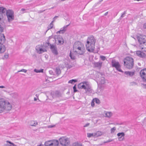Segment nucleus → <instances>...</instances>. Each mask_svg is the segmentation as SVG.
Instances as JSON below:
<instances>
[{
    "mask_svg": "<svg viewBox=\"0 0 146 146\" xmlns=\"http://www.w3.org/2000/svg\"><path fill=\"white\" fill-rule=\"evenodd\" d=\"M93 101H94L96 104H99L100 103V100L97 98L93 99Z\"/></svg>",
    "mask_w": 146,
    "mask_h": 146,
    "instance_id": "f704fd0d",
    "label": "nucleus"
},
{
    "mask_svg": "<svg viewBox=\"0 0 146 146\" xmlns=\"http://www.w3.org/2000/svg\"><path fill=\"white\" fill-rule=\"evenodd\" d=\"M55 125H48V128H52L53 127H55Z\"/></svg>",
    "mask_w": 146,
    "mask_h": 146,
    "instance_id": "603ef678",
    "label": "nucleus"
},
{
    "mask_svg": "<svg viewBox=\"0 0 146 146\" xmlns=\"http://www.w3.org/2000/svg\"><path fill=\"white\" fill-rule=\"evenodd\" d=\"M46 10H40L38 11V13H41L43 12L44 11H45Z\"/></svg>",
    "mask_w": 146,
    "mask_h": 146,
    "instance_id": "5fc2aeb1",
    "label": "nucleus"
},
{
    "mask_svg": "<svg viewBox=\"0 0 146 146\" xmlns=\"http://www.w3.org/2000/svg\"><path fill=\"white\" fill-rule=\"evenodd\" d=\"M9 55L8 54H5L4 56V57L3 58V59H4L5 58L7 59L8 58Z\"/></svg>",
    "mask_w": 146,
    "mask_h": 146,
    "instance_id": "de8ad7c7",
    "label": "nucleus"
},
{
    "mask_svg": "<svg viewBox=\"0 0 146 146\" xmlns=\"http://www.w3.org/2000/svg\"><path fill=\"white\" fill-rule=\"evenodd\" d=\"M73 89L74 90V92H77V90H76V85L73 87Z\"/></svg>",
    "mask_w": 146,
    "mask_h": 146,
    "instance_id": "09e8293b",
    "label": "nucleus"
},
{
    "mask_svg": "<svg viewBox=\"0 0 146 146\" xmlns=\"http://www.w3.org/2000/svg\"><path fill=\"white\" fill-rule=\"evenodd\" d=\"M102 132L99 131H98L94 133V134L95 135V137H97L98 136H100L102 135Z\"/></svg>",
    "mask_w": 146,
    "mask_h": 146,
    "instance_id": "cd10ccee",
    "label": "nucleus"
},
{
    "mask_svg": "<svg viewBox=\"0 0 146 146\" xmlns=\"http://www.w3.org/2000/svg\"><path fill=\"white\" fill-rule=\"evenodd\" d=\"M69 24L67 25L64 26L63 27L61 28L60 31H58L56 32L57 34H64L67 30V28L68 26L70 25Z\"/></svg>",
    "mask_w": 146,
    "mask_h": 146,
    "instance_id": "ddd939ff",
    "label": "nucleus"
},
{
    "mask_svg": "<svg viewBox=\"0 0 146 146\" xmlns=\"http://www.w3.org/2000/svg\"><path fill=\"white\" fill-rule=\"evenodd\" d=\"M55 95L58 97L61 96V94L60 92L58 91H56L55 93Z\"/></svg>",
    "mask_w": 146,
    "mask_h": 146,
    "instance_id": "473e14b6",
    "label": "nucleus"
},
{
    "mask_svg": "<svg viewBox=\"0 0 146 146\" xmlns=\"http://www.w3.org/2000/svg\"><path fill=\"white\" fill-rule=\"evenodd\" d=\"M124 64L127 68L131 69L133 67L134 64L133 59L131 57H127L124 59Z\"/></svg>",
    "mask_w": 146,
    "mask_h": 146,
    "instance_id": "20e7f679",
    "label": "nucleus"
},
{
    "mask_svg": "<svg viewBox=\"0 0 146 146\" xmlns=\"http://www.w3.org/2000/svg\"><path fill=\"white\" fill-rule=\"evenodd\" d=\"M59 142L58 140H54L52 141V143L51 146H58Z\"/></svg>",
    "mask_w": 146,
    "mask_h": 146,
    "instance_id": "393cba45",
    "label": "nucleus"
},
{
    "mask_svg": "<svg viewBox=\"0 0 146 146\" xmlns=\"http://www.w3.org/2000/svg\"><path fill=\"white\" fill-rule=\"evenodd\" d=\"M53 24H51L50 23V24L48 26V30H47V31L50 29H51L52 28L53 26Z\"/></svg>",
    "mask_w": 146,
    "mask_h": 146,
    "instance_id": "a19ab883",
    "label": "nucleus"
},
{
    "mask_svg": "<svg viewBox=\"0 0 146 146\" xmlns=\"http://www.w3.org/2000/svg\"><path fill=\"white\" fill-rule=\"evenodd\" d=\"M57 39L58 40V44L60 45L64 43V40L63 38L60 36H57Z\"/></svg>",
    "mask_w": 146,
    "mask_h": 146,
    "instance_id": "f3484780",
    "label": "nucleus"
},
{
    "mask_svg": "<svg viewBox=\"0 0 146 146\" xmlns=\"http://www.w3.org/2000/svg\"><path fill=\"white\" fill-rule=\"evenodd\" d=\"M37 100V99L36 98H34V100L35 101H36V100Z\"/></svg>",
    "mask_w": 146,
    "mask_h": 146,
    "instance_id": "69168bd1",
    "label": "nucleus"
},
{
    "mask_svg": "<svg viewBox=\"0 0 146 146\" xmlns=\"http://www.w3.org/2000/svg\"><path fill=\"white\" fill-rule=\"evenodd\" d=\"M24 72L25 73H26L27 72V70L25 69H22L21 70L18 71L17 72Z\"/></svg>",
    "mask_w": 146,
    "mask_h": 146,
    "instance_id": "49530a36",
    "label": "nucleus"
},
{
    "mask_svg": "<svg viewBox=\"0 0 146 146\" xmlns=\"http://www.w3.org/2000/svg\"><path fill=\"white\" fill-rule=\"evenodd\" d=\"M126 13V11H124V12H123V14H122L121 15V16H120V19H121L122 18L124 17L125 16V15Z\"/></svg>",
    "mask_w": 146,
    "mask_h": 146,
    "instance_id": "a18cd8bd",
    "label": "nucleus"
},
{
    "mask_svg": "<svg viewBox=\"0 0 146 146\" xmlns=\"http://www.w3.org/2000/svg\"><path fill=\"white\" fill-rule=\"evenodd\" d=\"M54 20H55L54 19V20L51 22L50 23L53 24V23L54 22Z\"/></svg>",
    "mask_w": 146,
    "mask_h": 146,
    "instance_id": "0e129e2a",
    "label": "nucleus"
},
{
    "mask_svg": "<svg viewBox=\"0 0 146 146\" xmlns=\"http://www.w3.org/2000/svg\"><path fill=\"white\" fill-rule=\"evenodd\" d=\"M54 8V7H52V8H51V9H52ZM50 9V8L49 9Z\"/></svg>",
    "mask_w": 146,
    "mask_h": 146,
    "instance_id": "338daca9",
    "label": "nucleus"
},
{
    "mask_svg": "<svg viewBox=\"0 0 146 146\" xmlns=\"http://www.w3.org/2000/svg\"><path fill=\"white\" fill-rule=\"evenodd\" d=\"M143 28L144 29H146V23H145L143 25Z\"/></svg>",
    "mask_w": 146,
    "mask_h": 146,
    "instance_id": "13d9d810",
    "label": "nucleus"
},
{
    "mask_svg": "<svg viewBox=\"0 0 146 146\" xmlns=\"http://www.w3.org/2000/svg\"><path fill=\"white\" fill-rule=\"evenodd\" d=\"M138 41L140 44H144L146 43V36L140 35L138 38Z\"/></svg>",
    "mask_w": 146,
    "mask_h": 146,
    "instance_id": "9d476101",
    "label": "nucleus"
},
{
    "mask_svg": "<svg viewBox=\"0 0 146 146\" xmlns=\"http://www.w3.org/2000/svg\"><path fill=\"white\" fill-rule=\"evenodd\" d=\"M108 143V142H107V141H105V142H104V143Z\"/></svg>",
    "mask_w": 146,
    "mask_h": 146,
    "instance_id": "774afa93",
    "label": "nucleus"
},
{
    "mask_svg": "<svg viewBox=\"0 0 146 146\" xmlns=\"http://www.w3.org/2000/svg\"><path fill=\"white\" fill-rule=\"evenodd\" d=\"M73 146H82V144L80 143L76 142L73 143Z\"/></svg>",
    "mask_w": 146,
    "mask_h": 146,
    "instance_id": "c9c22d12",
    "label": "nucleus"
},
{
    "mask_svg": "<svg viewBox=\"0 0 146 146\" xmlns=\"http://www.w3.org/2000/svg\"><path fill=\"white\" fill-rule=\"evenodd\" d=\"M52 53L55 55H57L58 54V52L57 51V48L55 45H50V47Z\"/></svg>",
    "mask_w": 146,
    "mask_h": 146,
    "instance_id": "f8f14e48",
    "label": "nucleus"
},
{
    "mask_svg": "<svg viewBox=\"0 0 146 146\" xmlns=\"http://www.w3.org/2000/svg\"><path fill=\"white\" fill-rule=\"evenodd\" d=\"M95 135L94 133H87V137H95Z\"/></svg>",
    "mask_w": 146,
    "mask_h": 146,
    "instance_id": "e433bc0d",
    "label": "nucleus"
},
{
    "mask_svg": "<svg viewBox=\"0 0 146 146\" xmlns=\"http://www.w3.org/2000/svg\"><path fill=\"white\" fill-rule=\"evenodd\" d=\"M130 85L131 86H134L137 85V83L134 82H133L130 83Z\"/></svg>",
    "mask_w": 146,
    "mask_h": 146,
    "instance_id": "37998d69",
    "label": "nucleus"
},
{
    "mask_svg": "<svg viewBox=\"0 0 146 146\" xmlns=\"http://www.w3.org/2000/svg\"><path fill=\"white\" fill-rule=\"evenodd\" d=\"M44 45H38L36 47V50L37 52L39 54L46 51V50L44 48Z\"/></svg>",
    "mask_w": 146,
    "mask_h": 146,
    "instance_id": "6e6552de",
    "label": "nucleus"
},
{
    "mask_svg": "<svg viewBox=\"0 0 146 146\" xmlns=\"http://www.w3.org/2000/svg\"><path fill=\"white\" fill-rule=\"evenodd\" d=\"M6 11V15H14V12L13 11L11 10H8Z\"/></svg>",
    "mask_w": 146,
    "mask_h": 146,
    "instance_id": "a878e982",
    "label": "nucleus"
},
{
    "mask_svg": "<svg viewBox=\"0 0 146 146\" xmlns=\"http://www.w3.org/2000/svg\"><path fill=\"white\" fill-rule=\"evenodd\" d=\"M78 88L79 89H84L85 90V93L86 94H90L92 92L93 90L92 89L91 86L88 82L84 81L78 84Z\"/></svg>",
    "mask_w": 146,
    "mask_h": 146,
    "instance_id": "f03ea898",
    "label": "nucleus"
},
{
    "mask_svg": "<svg viewBox=\"0 0 146 146\" xmlns=\"http://www.w3.org/2000/svg\"><path fill=\"white\" fill-rule=\"evenodd\" d=\"M114 139H109V140L107 141V142L108 143L114 140Z\"/></svg>",
    "mask_w": 146,
    "mask_h": 146,
    "instance_id": "864d4df0",
    "label": "nucleus"
},
{
    "mask_svg": "<svg viewBox=\"0 0 146 146\" xmlns=\"http://www.w3.org/2000/svg\"><path fill=\"white\" fill-rule=\"evenodd\" d=\"M34 71L36 73L43 72V69L38 70L35 69L34 70Z\"/></svg>",
    "mask_w": 146,
    "mask_h": 146,
    "instance_id": "72a5a7b5",
    "label": "nucleus"
},
{
    "mask_svg": "<svg viewBox=\"0 0 146 146\" xmlns=\"http://www.w3.org/2000/svg\"><path fill=\"white\" fill-rule=\"evenodd\" d=\"M77 54H78V53L75 51L72 52L70 51V56L72 59L74 60L76 58V56Z\"/></svg>",
    "mask_w": 146,
    "mask_h": 146,
    "instance_id": "2eb2a0df",
    "label": "nucleus"
},
{
    "mask_svg": "<svg viewBox=\"0 0 146 146\" xmlns=\"http://www.w3.org/2000/svg\"><path fill=\"white\" fill-rule=\"evenodd\" d=\"M5 88V87L4 86H0V88Z\"/></svg>",
    "mask_w": 146,
    "mask_h": 146,
    "instance_id": "680f3d73",
    "label": "nucleus"
},
{
    "mask_svg": "<svg viewBox=\"0 0 146 146\" xmlns=\"http://www.w3.org/2000/svg\"><path fill=\"white\" fill-rule=\"evenodd\" d=\"M12 108V106L9 102L2 99H0V113L9 111Z\"/></svg>",
    "mask_w": 146,
    "mask_h": 146,
    "instance_id": "f257e3e1",
    "label": "nucleus"
},
{
    "mask_svg": "<svg viewBox=\"0 0 146 146\" xmlns=\"http://www.w3.org/2000/svg\"><path fill=\"white\" fill-rule=\"evenodd\" d=\"M25 9H21V11H23H23H25Z\"/></svg>",
    "mask_w": 146,
    "mask_h": 146,
    "instance_id": "052dcab7",
    "label": "nucleus"
},
{
    "mask_svg": "<svg viewBox=\"0 0 146 146\" xmlns=\"http://www.w3.org/2000/svg\"><path fill=\"white\" fill-rule=\"evenodd\" d=\"M6 11V8L3 7H0V13H4Z\"/></svg>",
    "mask_w": 146,
    "mask_h": 146,
    "instance_id": "7c9ffc66",
    "label": "nucleus"
},
{
    "mask_svg": "<svg viewBox=\"0 0 146 146\" xmlns=\"http://www.w3.org/2000/svg\"><path fill=\"white\" fill-rule=\"evenodd\" d=\"M104 89V87L103 86L100 85L98 88L97 90L98 93L99 94H101Z\"/></svg>",
    "mask_w": 146,
    "mask_h": 146,
    "instance_id": "a211bd4d",
    "label": "nucleus"
},
{
    "mask_svg": "<svg viewBox=\"0 0 146 146\" xmlns=\"http://www.w3.org/2000/svg\"><path fill=\"white\" fill-rule=\"evenodd\" d=\"M52 141H49L46 142L44 143V145L45 146H51Z\"/></svg>",
    "mask_w": 146,
    "mask_h": 146,
    "instance_id": "c756f323",
    "label": "nucleus"
},
{
    "mask_svg": "<svg viewBox=\"0 0 146 146\" xmlns=\"http://www.w3.org/2000/svg\"><path fill=\"white\" fill-rule=\"evenodd\" d=\"M94 102H95L93 101V99L91 102V105L92 107H93L94 106Z\"/></svg>",
    "mask_w": 146,
    "mask_h": 146,
    "instance_id": "3c124183",
    "label": "nucleus"
},
{
    "mask_svg": "<svg viewBox=\"0 0 146 146\" xmlns=\"http://www.w3.org/2000/svg\"><path fill=\"white\" fill-rule=\"evenodd\" d=\"M108 12H106V13L104 14V15L105 16H106V15H108Z\"/></svg>",
    "mask_w": 146,
    "mask_h": 146,
    "instance_id": "e2e57ef3",
    "label": "nucleus"
},
{
    "mask_svg": "<svg viewBox=\"0 0 146 146\" xmlns=\"http://www.w3.org/2000/svg\"><path fill=\"white\" fill-rule=\"evenodd\" d=\"M111 65L113 67H115L119 72H123L120 69L121 66L118 62H116L115 60H112L111 61Z\"/></svg>",
    "mask_w": 146,
    "mask_h": 146,
    "instance_id": "0eeeda50",
    "label": "nucleus"
},
{
    "mask_svg": "<svg viewBox=\"0 0 146 146\" xmlns=\"http://www.w3.org/2000/svg\"><path fill=\"white\" fill-rule=\"evenodd\" d=\"M58 17V16H55L54 18H53V19L55 20Z\"/></svg>",
    "mask_w": 146,
    "mask_h": 146,
    "instance_id": "bf43d9fd",
    "label": "nucleus"
},
{
    "mask_svg": "<svg viewBox=\"0 0 146 146\" xmlns=\"http://www.w3.org/2000/svg\"><path fill=\"white\" fill-rule=\"evenodd\" d=\"M82 44L80 42H76L74 43L73 46V49H76V47L80 46Z\"/></svg>",
    "mask_w": 146,
    "mask_h": 146,
    "instance_id": "412c9836",
    "label": "nucleus"
},
{
    "mask_svg": "<svg viewBox=\"0 0 146 146\" xmlns=\"http://www.w3.org/2000/svg\"><path fill=\"white\" fill-rule=\"evenodd\" d=\"M77 80L76 79H72L69 80L68 83L72 84L73 82H77Z\"/></svg>",
    "mask_w": 146,
    "mask_h": 146,
    "instance_id": "ea45409f",
    "label": "nucleus"
},
{
    "mask_svg": "<svg viewBox=\"0 0 146 146\" xmlns=\"http://www.w3.org/2000/svg\"><path fill=\"white\" fill-rule=\"evenodd\" d=\"M141 84L142 85H143V87L144 88L146 89V84Z\"/></svg>",
    "mask_w": 146,
    "mask_h": 146,
    "instance_id": "6e6d98bb",
    "label": "nucleus"
},
{
    "mask_svg": "<svg viewBox=\"0 0 146 146\" xmlns=\"http://www.w3.org/2000/svg\"><path fill=\"white\" fill-rule=\"evenodd\" d=\"M6 143L4 144L3 146H16L13 143L9 141H6Z\"/></svg>",
    "mask_w": 146,
    "mask_h": 146,
    "instance_id": "6ab92c4d",
    "label": "nucleus"
},
{
    "mask_svg": "<svg viewBox=\"0 0 146 146\" xmlns=\"http://www.w3.org/2000/svg\"><path fill=\"white\" fill-rule=\"evenodd\" d=\"M53 36H50L48 37V39L47 40V42H46L45 44V46L47 47L48 46H50V45H52L50 44L49 43V40L51 39L52 38Z\"/></svg>",
    "mask_w": 146,
    "mask_h": 146,
    "instance_id": "b1692460",
    "label": "nucleus"
},
{
    "mask_svg": "<svg viewBox=\"0 0 146 146\" xmlns=\"http://www.w3.org/2000/svg\"><path fill=\"white\" fill-rule=\"evenodd\" d=\"M140 75L143 81L146 82V68L141 70L140 72Z\"/></svg>",
    "mask_w": 146,
    "mask_h": 146,
    "instance_id": "1a4fd4ad",
    "label": "nucleus"
},
{
    "mask_svg": "<svg viewBox=\"0 0 146 146\" xmlns=\"http://www.w3.org/2000/svg\"><path fill=\"white\" fill-rule=\"evenodd\" d=\"M100 82V83L101 84H104L106 83L105 78L104 77H102L101 78Z\"/></svg>",
    "mask_w": 146,
    "mask_h": 146,
    "instance_id": "2f4dec72",
    "label": "nucleus"
},
{
    "mask_svg": "<svg viewBox=\"0 0 146 146\" xmlns=\"http://www.w3.org/2000/svg\"><path fill=\"white\" fill-rule=\"evenodd\" d=\"M5 36L3 34H1L0 35V42L2 44L4 43L5 41Z\"/></svg>",
    "mask_w": 146,
    "mask_h": 146,
    "instance_id": "aec40b11",
    "label": "nucleus"
},
{
    "mask_svg": "<svg viewBox=\"0 0 146 146\" xmlns=\"http://www.w3.org/2000/svg\"><path fill=\"white\" fill-rule=\"evenodd\" d=\"M3 31V28L0 25V33L2 32Z\"/></svg>",
    "mask_w": 146,
    "mask_h": 146,
    "instance_id": "8fccbe9b",
    "label": "nucleus"
},
{
    "mask_svg": "<svg viewBox=\"0 0 146 146\" xmlns=\"http://www.w3.org/2000/svg\"><path fill=\"white\" fill-rule=\"evenodd\" d=\"M37 124L38 123L36 121H32L30 122V125L31 126H35L37 125Z\"/></svg>",
    "mask_w": 146,
    "mask_h": 146,
    "instance_id": "c85d7f7f",
    "label": "nucleus"
},
{
    "mask_svg": "<svg viewBox=\"0 0 146 146\" xmlns=\"http://www.w3.org/2000/svg\"><path fill=\"white\" fill-rule=\"evenodd\" d=\"M74 50L76 51L79 55H81L83 54L85 51V49L84 45L82 44L81 46L76 47V49H73Z\"/></svg>",
    "mask_w": 146,
    "mask_h": 146,
    "instance_id": "423d86ee",
    "label": "nucleus"
},
{
    "mask_svg": "<svg viewBox=\"0 0 146 146\" xmlns=\"http://www.w3.org/2000/svg\"><path fill=\"white\" fill-rule=\"evenodd\" d=\"M11 95L14 98H16L18 96V94L16 93H12Z\"/></svg>",
    "mask_w": 146,
    "mask_h": 146,
    "instance_id": "58836bf2",
    "label": "nucleus"
},
{
    "mask_svg": "<svg viewBox=\"0 0 146 146\" xmlns=\"http://www.w3.org/2000/svg\"><path fill=\"white\" fill-rule=\"evenodd\" d=\"M60 144L63 146H66L70 143V139L66 137H62L59 139Z\"/></svg>",
    "mask_w": 146,
    "mask_h": 146,
    "instance_id": "39448f33",
    "label": "nucleus"
},
{
    "mask_svg": "<svg viewBox=\"0 0 146 146\" xmlns=\"http://www.w3.org/2000/svg\"><path fill=\"white\" fill-rule=\"evenodd\" d=\"M95 42V39L93 37H88L86 45L87 50L89 52H93L94 49Z\"/></svg>",
    "mask_w": 146,
    "mask_h": 146,
    "instance_id": "7ed1b4c3",
    "label": "nucleus"
},
{
    "mask_svg": "<svg viewBox=\"0 0 146 146\" xmlns=\"http://www.w3.org/2000/svg\"><path fill=\"white\" fill-rule=\"evenodd\" d=\"M135 54L139 57L143 58H146V54L142 51H137L135 52Z\"/></svg>",
    "mask_w": 146,
    "mask_h": 146,
    "instance_id": "9b49d317",
    "label": "nucleus"
},
{
    "mask_svg": "<svg viewBox=\"0 0 146 146\" xmlns=\"http://www.w3.org/2000/svg\"><path fill=\"white\" fill-rule=\"evenodd\" d=\"M9 22H11L14 19V15H8L7 16Z\"/></svg>",
    "mask_w": 146,
    "mask_h": 146,
    "instance_id": "5701e85b",
    "label": "nucleus"
},
{
    "mask_svg": "<svg viewBox=\"0 0 146 146\" xmlns=\"http://www.w3.org/2000/svg\"><path fill=\"white\" fill-rule=\"evenodd\" d=\"M115 130H116V128L115 127H114L113 128H111V133H114Z\"/></svg>",
    "mask_w": 146,
    "mask_h": 146,
    "instance_id": "c03bdc74",
    "label": "nucleus"
},
{
    "mask_svg": "<svg viewBox=\"0 0 146 146\" xmlns=\"http://www.w3.org/2000/svg\"><path fill=\"white\" fill-rule=\"evenodd\" d=\"M100 58L103 61H104L106 59V57L103 55H100Z\"/></svg>",
    "mask_w": 146,
    "mask_h": 146,
    "instance_id": "79ce46f5",
    "label": "nucleus"
},
{
    "mask_svg": "<svg viewBox=\"0 0 146 146\" xmlns=\"http://www.w3.org/2000/svg\"><path fill=\"white\" fill-rule=\"evenodd\" d=\"M89 125H90L89 123H86L85 125H84V127H88V126Z\"/></svg>",
    "mask_w": 146,
    "mask_h": 146,
    "instance_id": "4d7b16f0",
    "label": "nucleus"
},
{
    "mask_svg": "<svg viewBox=\"0 0 146 146\" xmlns=\"http://www.w3.org/2000/svg\"><path fill=\"white\" fill-rule=\"evenodd\" d=\"M56 72L57 74H59L61 73L60 69L59 68H56Z\"/></svg>",
    "mask_w": 146,
    "mask_h": 146,
    "instance_id": "4c0bfd02",
    "label": "nucleus"
},
{
    "mask_svg": "<svg viewBox=\"0 0 146 146\" xmlns=\"http://www.w3.org/2000/svg\"><path fill=\"white\" fill-rule=\"evenodd\" d=\"M125 73L126 75L132 76L134 75L135 73L133 72L125 71Z\"/></svg>",
    "mask_w": 146,
    "mask_h": 146,
    "instance_id": "bb28decb",
    "label": "nucleus"
},
{
    "mask_svg": "<svg viewBox=\"0 0 146 146\" xmlns=\"http://www.w3.org/2000/svg\"><path fill=\"white\" fill-rule=\"evenodd\" d=\"M104 113L105 114V116L109 118H110L113 115V113L111 111H104Z\"/></svg>",
    "mask_w": 146,
    "mask_h": 146,
    "instance_id": "dca6fc26",
    "label": "nucleus"
},
{
    "mask_svg": "<svg viewBox=\"0 0 146 146\" xmlns=\"http://www.w3.org/2000/svg\"><path fill=\"white\" fill-rule=\"evenodd\" d=\"M118 137V140L119 141L123 140L124 139L125 133L123 132L119 133L117 134Z\"/></svg>",
    "mask_w": 146,
    "mask_h": 146,
    "instance_id": "4468645a",
    "label": "nucleus"
},
{
    "mask_svg": "<svg viewBox=\"0 0 146 146\" xmlns=\"http://www.w3.org/2000/svg\"><path fill=\"white\" fill-rule=\"evenodd\" d=\"M102 62H95L94 65L95 67L101 68L102 66Z\"/></svg>",
    "mask_w": 146,
    "mask_h": 146,
    "instance_id": "4be33fe9",
    "label": "nucleus"
}]
</instances>
